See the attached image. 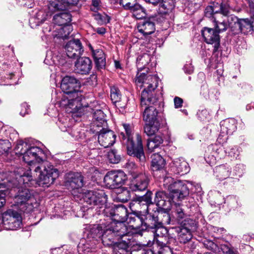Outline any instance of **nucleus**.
Instances as JSON below:
<instances>
[{
	"label": "nucleus",
	"instance_id": "nucleus-8",
	"mask_svg": "<svg viewBox=\"0 0 254 254\" xmlns=\"http://www.w3.org/2000/svg\"><path fill=\"white\" fill-rule=\"evenodd\" d=\"M83 99V96L82 93L66 95L60 101V106L67 113H77V116H80L83 108L81 103Z\"/></svg>",
	"mask_w": 254,
	"mask_h": 254
},
{
	"label": "nucleus",
	"instance_id": "nucleus-59",
	"mask_svg": "<svg viewBox=\"0 0 254 254\" xmlns=\"http://www.w3.org/2000/svg\"><path fill=\"white\" fill-rule=\"evenodd\" d=\"M2 186H3V184L0 183V189H1ZM7 192V190L0 189V208L2 207L5 203V197Z\"/></svg>",
	"mask_w": 254,
	"mask_h": 254
},
{
	"label": "nucleus",
	"instance_id": "nucleus-63",
	"mask_svg": "<svg viewBox=\"0 0 254 254\" xmlns=\"http://www.w3.org/2000/svg\"><path fill=\"white\" fill-rule=\"evenodd\" d=\"M175 107L176 108H179L182 106L183 100L182 98L176 97L174 99Z\"/></svg>",
	"mask_w": 254,
	"mask_h": 254
},
{
	"label": "nucleus",
	"instance_id": "nucleus-6",
	"mask_svg": "<svg viewBox=\"0 0 254 254\" xmlns=\"http://www.w3.org/2000/svg\"><path fill=\"white\" fill-rule=\"evenodd\" d=\"M79 0H51L48 4L49 11L45 12L43 10H39L35 17H32L29 20V23L32 28L39 26L45 21L52 13L58 10H64L69 5H75Z\"/></svg>",
	"mask_w": 254,
	"mask_h": 254
},
{
	"label": "nucleus",
	"instance_id": "nucleus-23",
	"mask_svg": "<svg viewBox=\"0 0 254 254\" xmlns=\"http://www.w3.org/2000/svg\"><path fill=\"white\" fill-rule=\"evenodd\" d=\"M93 121L91 126L92 132H99L102 130L100 128L107 127L105 114L101 110H97L93 114Z\"/></svg>",
	"mask_w": 254,
	"mask_h": 254
},
{
	"label": "nucleus",
	"instance_id": "nucleus-20",
	"mask_svg": "<svg viewBox=\"0 0 254 254\" xmlns=\"http://www.w3.org/2000/svg\"><path fill=\"white\" fill-rule=\"evenodd\" d=\"M102 130L99 132H93L98 134L99 144L105 148L108 147L115 142L116 136L114 132L106 127L100 128Z\"/></svg>",
	"mask_w": 254,
	"mask_h": 254
},
{
	"label": "nucleus",
	"instance_id": "nucleus-57",
	"mask_svg": "<svg viewBox=\"0 0 254 254\" xmlns=\"http://www.w3.org/2000/svg\"><path fill=\"white\" fill-rule=\"evenodd\" d=\"M244 170V166L243 164H237L234 168L233 175L241 177L242 176Z\"/></svg>",
	"mask_w": 254,
	"mask_h": 254
},
{
	"label": "nucleus",
	"instance_id": "nucleus-12",
	"mask_svg": "<svg viewBox=\"0 0 254 254\" xmlns=\"http://www.w3.org/2000/svg\"><path fill=\"white\" fill-rule=\"evenodd\" d=\"M43 151L39 147L36 146L29 147L23 156V161L30 166L29 169L30 172L34 170L38 165H42Z\"/></svg>",
	"mask_w": 254,
	"mask_h": 254
},
{
	"label": "nucleus",
	"instance_id": "nucleus-32",
	"mask_svg": "<svg viewBox=\"0 0 254 254\" xmlns=\"http://www.w3.org/2000/svg\"><path fill=\"white\" fill-rule=\"evenodd\" d=\"M151 168L153 171H163L166 162L164 158L158 154L151 156Z\"/></svg>",
	"mask_w": 254,
	"mask_h": 254
},
{
	"label": "nucleus",
	"instance_id": "nucleus-17",
	"mask_svg": "<svg viewBox=\"0 0 254 254\" xmlns=\"http://www.w3.org/2000/svg\"><path fill=\"white\" fill-rule=\"evenodd\" d=\"M64 184L68 190H78L84 184L83 177L80 173L69 172L65 175Z\"/></svg>",
	"mask_w": 254,
	"mask_h": 254
},
{
	"label": "nucleus",
	"instance_id": "nucleus-54",
	"mask_svg": "<svg viewBox=\"0 0 254 254\" xmlns=\"http://www.w3.org/2000/svg\"><path fill=\"white\" fill-rule=\"evenodd\" d=\"M108 158L111 163H118L121 157L117 154L115 150H112L108 153Z\"/></svg>",
	"mask_w": 254,
	"mask_h": 254
},
{
	"label": "nucleus",
	"instance_id": "nucleus-29",
	"mask_svg": "<svg viewBox=\"0 0 254 254\" xmlns=\"http://www.w3.org/2000/svg\"><path fill=\"white\" fill-rule=\"evenodd\" d=\"M231 168L227 164H222L216 166L214 173L216 178L219 180H223L228 178L231 174Z\"/></svg>",
	"mask_w": 254,
	"mask_h": 254
},
{
	"label": "nucleus",
	"instance_id": "nucleus-7",
	"mask_svg": "<svg viewBox=\"0 0 254 254\" xmlns=\"http://www.w3.org/2000/svg\"><path fill=\"white\" fill-rule=\"evenodd\" d=\"M163 186L170 191L173 199L183 200L189 194V189L187 185L182 181H174L170 176L163 178Z\"/></svg>",
	"mask_w": 254,
	"mask_h": 254
},
{
	"label": "nucleus",
	"instance_id": "nucleus-26",
	"mask_svg": "<svg viewBox=\"0 0 254 254\" xmlns=\"http://www.w3.org/2000/svg\"><path fill=\"white\" fill-rule=\"evenodd\" d=\"M171 170L176 174L184 175L190 171L188 163L183 159L177 158L172 163Z\"/></svg>",
	"mask_w": 254,
	"mask_h": 254
},
{
	"label": "nucleus",
	"instance_id": "nucleus-16",
	"mask_svg": "<svg viewBox=\"0 0 254 254\" xmlns=\"http://www.w3.org/2000/svg\"><path fill=\"white\" fill-rule=\"evenodd\" d=\"M83 200L87 204L90 205L100 206V208L103 207V205L107 201V195L103 191L100 192L88 191L83 196Z\"/></svg>",
	"mask_w": 254,
	"mask_h": 254
},
{
	"label": "nucleus",
	"instance_id": "nucleus-4",
	"mask_svg": "<svg viewBox=\"0 0 254 254\" xmlns=\"http://www.w3.org/2000/svg\"><path fill=\"white\" fill-rule=\"evenodd\" d=\"M232 7L228 0H222L220 3L213 2L204 10V16L210 19L219 31L227 30L226 22Z\"/></svg>",
	"mask_w": 254,
	"mask_h": 254
},
{
	"label": "nucleus",
	"instance_id": "nucleus-49",
	"mask_svg": "<svg viewBox=\"0 0 254 254\" xmlns=\"http://www.w3.org/2000/svg\"><path fill=\"white\" fill-rule=\"evenodd\" d=\"M155 229L154 234L156 237V241L157 242V239L160 240L162 241V239L164 237H165L168 233V230L162 226V225H160L158 226L156 228H154Z\"/></svg>",
	"mask_w": 254,
	"mask_h": 254
},
{
	"label": "nucleus",
	"instance_id": "nucleus-58",
	"mask_svg": "<svg viewBox=\"0 0 254 254\" xmlns=\"http://www.w3.org/2000/svg\"><path fill=\"white\" fill-rule=\"evenodd\" d=\"M250 7V15L252 20L253 31H254V2L252 0H248Z\"/></svg>",
	"mask_w": 254,
	"mask_h": 254
},
{
	"label": "nucleus",
	"instance_id": "nucleus-37",
	"mask_svg": "<svg viewBox=\"0 0 254 254\" xmlns=\"http://www.w3.org/2000/svg\"><path fill=\"white\" fill-rule=\"evenodd\" d=\"M160 127L159 121L146 122L144 127V132L148 136L153 135L158 131Z\"/></svg>",
	"mask_w": 254,
	"mask_h": 254
},
{
	"label": "nucleus",
	"instance_id": "nucleus-43",
	"mask_svg": "<svg viewBox=\"0 0 254 254\" xmlns=\"http://www.w3.org/2000/svg\"><path fill=\"white\" fill-rule=\"evenodd\" d=\"M117 188L123 185L127 180V177L123 171H113Z\"/></svg>",
	"mask_w": 254,
	"mask_h": 254
},
{
	"label": "nucleus",
	"instance_id": "nucleus-13",
	"mask_svg": "<svg viewBox=\"0 0 254 254\" xmlns=\"http://www.w3.org/2000/svg\"><path fill=\"white\" fill-rule=\"evenodd\" d=\"M2 221L5 229L13 230L20 227L22 218L17 211L8 209L3 214Z\"/></svg>",
	"mask_w": 254,
	"mask_h": 254
},
{
	"label": "nucleus",
	"instance_id": "nucleus-55",
	"mask_svg": "<svg viewBox=\"0 0 254 254\" xmlns=\"http://www.w3.org/2000/svg\"><path fill=\"white\" fill-rule=\"evenodd\" d=\"M10 147V142L7 140L0 139V152L1 153L8 151Z\"/></svg>",
	"mask_w": 254,
	"mask_h": 254
},
{
	"label": "nucleus",
	"instance_id": "nucleus-2",
	"mask_svg": "<svg viewBox=\"0 0 254 254\" xmlns=\"http://www.w3.org/2000/svg\"><path fill=\"white\" fill-rule=\"evenodd\" d=\"M14 173L15 180L12 182L14 187L27 184L33 179L38 181L40 186L49 187L54 183L59 175V171L48 162L37 166L33 173L26 172L22 168H19L14 171Z\"/></svg>",
	"mask_w": 254,
	"mask_h": 254
},
{
	"label": "nucleus",
	"instance_id": "nucleus-51",
	"mask_svg": "<svg viewBox=\"0 0 254 254\" xmlns=\"http://www.w3.org/2000/svg\"><path fill=\"white\" fill-rule=\"evenodd\" d=\"M119 3L124 9L129 10L137 3L136 0H119Z\"/></svg>",
	"mask_w": 254,
	"mask_h": 254
},
{
	"label": "nucleus",
	"instance_id": "nucleus-41",
	"mask_svg": "<svg viewBox=\"0 0 254 254\" xmlns=\"http://www.w3.org/2000/svg\"><path fill=\"white\" fill-rule=\"evenodd\" d=\"M129 11L132 13L133 16L136 19H142L146 16L145 9L137 3Z\"/></svg>",
	"mask_w": 254,
	"mask_h": 254
},
{
	"label": "nucleus",
	"instance_id": "nucleus-50",
	"mask_svg": "<svg viewBox=\"0 0 254 254\" xmlns=\"http://www.w3.org/2000/svg\"><path fill=\"white\" fill-rule=\"evenodd\" d=\"M152 192L150 191H147L145 194L138 196L136 199L140 200V202H145L151 206L154 205V202L152 200Z\"/></svg>",
	"mask_w": 254,
	"mask_h": 254
},
{
	"label": "nucleus",
	"instance_id": "nucleus-21",
	"mask_svg": "<svg viewBox=\"0 0 254 254\" xmlns=\"http://www.w3.org/2000/svg\"><path fill=\"white\" fill-rule=\"evenodd\" d=\"M67 56L71 59L79 58L83 52V47L79 39H74L67 42L65 46Z\"/></svg>",
	"mask_w": 254,
	"mask_h": 254
},
{
	"label": "nucleus",
	"instance_id": "nucleus-53",
	"mask_svg": "<svg viewBox=\"0 0 254 254\" xmlns=\"http://www.w3.org/2000/svg\"><path fill=\"white\" fill-rule=\"evenodd\" d=\"M110 96L112 102L114 103L119 102L121 98L120 91L115 87L111 89Z\"/></svg>",
	"mask_w": 254,
	"mask_h": 254
},
{
	"label": "nucleus",
	"instance_id": "nucleus-64",
	"mask_svg": "<svg viewBox=\"0 0 254 254\" xmlns=\"http://www.w3.org/2000/svg\"><path fill=\"white\" fill-rule=\"evenodd\" d=\"M160 0H145L147 3L151 4L153 6H157L158 5L160 6Z\"/></svg>",
	"mask_w": 254,
	"mask_h": 254
},
{
	"label": "nucleus",
	"instance_id": "nucleus-30",
	"mask_svg": "<svg viewBox=\"0 0 254 254\" xmlns=\"http://www.w3.org/2000/svg\"><path fill=\"white\" fill-rule=\"evenodd\" d=\"M149 61V56L148 54H143L138 57L136 61V64L138 68V72L136 74L135 80L138 76L143 75L145 76V79L148 76H153L152 75H146L144 72H141L142 69H145V66L148 63Z\"/></svg>",
	"mask_w": 254,
	"mask_h": 254
},
{
	"label": "nucleus",
	"instance_id": "nucleus-52",
	"mask_svg": "<svg viewBox=\"0 0 254 254\" xmlns=\"http://www.w3.org/2000/svg\"><path fill=\"white\" fill-rule=\"evenodd\" d=\"M203 245L206 249L213 252H216L219 250L217 245L210 240H205Z\"/></svg>",
	"mask_w": 254,
	"mask_h": 254
},
{
	"label": "nucleus",
	"instance_id": "nucleus-42",
	"mask_svg": "<svg viewBox=\"0 0 254 254\" xmlns=\"http://www.w3.org/2000/svg\"><path fill=\"white\" fill-rule=\"evenodd\" d=\"M114 176L113 171L108 172L105 176L104 183L107 188L111 189L117 188Z\"/></svg>",
	"mask_w": 254,
	"mask_h": 254
},
{
	"label": "nucleus",
	"instance_id": "nucleus-10",
	"mask_svg": "<svg viewBox=\"0 0 254 254\" xmlns=\"http://www.w3.org/2000/svg\"><path fill=\"white\" fill-rule=\"evenodd\" d=\"M132 235L130 231L129 234L124 236L119 239H114L112 240L104 241V234L103 235V244L104 245L110 246L113 254H125Z\"/></svg>",
	"mask_w": 254,
	"mask_h": 254
},
{
	"label": "nucleus",
	"instance_id": "nucleus-28",
	"mask_svg": "<svg viewBox=\"0 0 254 254\" xmlns=\"http://www.w3.org/2000/svg\"><path fill=\"white\" fill-rule=\"evenodd\" d=\"M90 50L92 52L96 67L98 69L105 67L106 65V58L103 51L101 49L94 50L92 47L90 46Z\"/></svg>",
	"mask_w": 254,
	"mask_h": 254
},
{
	"label": "nucleus",
	"instance_id": "nucleus-46",
	"mask_svg": "<svg viewBox=\"0 0 254 254\" xmlns=\"http://www.w3.org/2000/svg\"><path fill=\"white\" fill-rule=\"evenodd\" d=\"M175 215L177 221L180 222L187 217V214L180 204H176Z\"/></svg>",
	"mask_w": 254,
	"mask_h": 254
},
{
	"label": "nucleus",
	"instance_id": "nucleus-24",
	"mask_svg": "<svg viewBox=\"0 0 254 254\" xmlns=\"http://www.w3.org/2000/svg\"><path fill=\"white\" fill-rule=\"evenodd\" d=\"M74 70L81 74H88L92 68V62L87 57H81L75 62Z\"/></svg>",
	"mask_w": 254,
	"mask_h": 254
},
{
	"label": "nucleus",
	"instance_id": "nucleus-22",
	"mask_svg": "<svg viewBox=\"0 0 254 254\" xmlns=\"http://www.w3.org/2000/svg\"><path fill=\"white\" fill-rule=\"evenodd\" d=\"M156 214L155 210L153 213L150 212L147 213L145 218H143V224L141 229L136 232L138 234V235L142 236L144 230L154 229L159 225V220Z\"/></svg>",
	"mask_w": 254,
	"mask_h": 254
},
{
	"label": "nucleus",
	"instance_id": "nucleus-60",
	"mask_svg": "<svg viewBox=\"0 0 254 254\" xmlns=\"http://www.w3.org/2000/svg\"><path fill=\"white\" fill-rule=\"evenodd\" d=\"M21 5L31 8L34 5V0H18Z\"/></svg>",
	"mask_w": 254,
	"mask_h": 254
},
{
	"label": "nucleus",
	"instance_id": "nucleus-45",
	"mask_svg": "<svg viewBox=\"0 0 254 254\" xmlns=\"http://www.w3.org/2000/svg\"><path fill=\"white\" fill-rule=\"evenodd\" d=\"M157 243L161 247V249L158 252L159 254H173L170 246H167V244L169 245L170 242L165 243L162 241L157 239Z\"/></svg>",
	"mask_w": 254,
	"mask_h": 254
},
{
	"label": "nucleus",
	"instance_id": "nucleus-33",
	"mask_svg": "<svg viewBox=\"0 0 254 254\" xmlns=\"http://www.w3.org/2000/svg\"><path fill=\"white\" fill-rule=\"evenodd\" d=\"M179 223H180L179 230H183V232H192L196 230L197 225L196 222L192 219L187 217Z\"/></svg>",
	"mask_w": 254,
	"mask_h": 254
},
{
	"label": "nucleus",
	"instance_id": "nucleus-25",
	"mask_svg": "<svg viewBox=\"0 0 254 254\" xmlns=\"http://www.w3.org/2000/svg\"><path fill=\"white\" fill-rule=\"evenodd\" d=\"M153 18H148L140 22L137 25L138 31L144 36H147L153 33L155 30V23Z\"/></svg>",
	"mask_w": 254,
	"mask_h": 254
},
{
	"label": "nucleus",
	"instance_id": "nucleus-15",
	"mask_svg": "<svg viewBox=\"0 0 254 254\" xmlns=\"http://www.w3.org/2000/svg\"><path fill=\"white\" fill-rule=\"evenodd\" d=\"M213 28L204 27L201 30V34L206 43L209 44H214V52H216L220 46V36L219 34L226 30L219 31L215 27L214 24H213Z\"/></svg>",
	"mask_w": 254,
	"mask_h": 254
},
{
	"label": "nucleus",
	"instance_id": "nucleus-34",
	"mask_svg": "<svg viewBox=\"0 0 254 254\" xmlns=\"http://www.w3.org/2000/svg\"><path fill=\"white\" fill-rule=\"evenodd\" d=\"M72 31V27L70 25H65L60 27L59 29L56 28L53 36L54 38H59L63 39H67Z\"/></svg>",
	"mask_w": 254,
	"mask_h": 254
},
{
	"label": "nucleus",
	"instance_id": "nucleus-35",
	"mask_svg": "<svg viewBox=\"0 0 254 254\" xmlns=\"http://www.w3.org/2000/svg\"><path fill=\"white\" fill-rule=\"evenodd\" d=\"M235 121L233 119L226 120L221 124V133L231 134L236 129Z\"/></svg>",
	"mask_w": 254,
	"mask_h": 254
},
{
	"label": "nucleus",
	"instance_id": "nucleus-56",
	"mask_svg": "<svg viewBox=\"0 0 254 254\" xmlns=\"http://www.w3.org/2000/svg\"><path fill=\"white\" fill-rule=\"evenodd\" d=\"M221 249L224 254H238L236 250L229 245H222Z\"/></svg>",
	"mask_w": 254,
	"mask_h": 254
},
{
	"label": "nucleus",
	"instance_id": "nucleus-38",
	"mask_svg": "<svg viewBox=\"0 0 254 254\" xmlns=\"http://www.w3.org/2000/svg\"><path fill=\"white\" fill-rule=\"evenodd\" d=\"M140 200H137V199L135 201V203L133 204V206L137 209H135L134 212L135 214L145 216L147 213L150 212L151 206L145 202H140Z\"/></svg>",
	"mask_w": 254,
	"mask_h": 254
},
{
	"label": "nucleus",
	"instance_id": "nucleus-14",
	"mask_svg": "<svg viewBox=\"0 0 254 254\" xmlns=\"http://www.w3.org/2000/svg\"><path fill=\"white\" fill-rule=\"evenodd\" d=\"M80 81L73 76H65L62 80L61 88L66 95H73L74 93H82L79 90Z\"/></svg>",
	"mask_w": 254,
	"mask_h": 254
},
{
	"label": "nucleus",
	"instance_id": "nucleus-48",
	"mask_svg": "<svg viewBox=\"0 0 254 254\" xmlns=\"http://www.w3.org/2000/svg\"><path fill=\"white\" fill-rule=\"evenodd\" d=\"M159 6L164 9V12L167 13L174 8V2L173 0H161Z\"/></svg>",
	"mask_w": 254,
	"mask_h": 254
},
{
	"label": "nucleus",
	"instance_id": "nucleus-40",
	"mask_svg": "<svg viewBox=\"0 0 254 254\" xmlns=\"http://www.w3.org/2000/svg\"><path fill=\"white\" fill-rule=\"evenodd\" d=\"M179 241L181 243L186 244L188 243V245L191 246V249L195 248L193 244L190 242L192 238L191 232L184 231L183 233V230H179Z\"/></svg>",
	"mask_w": 254,
	"mask_h": 254
},
{
	"label": "nucleus",
	"instance_id": "nucleus-47",
	"mask_svg": "<svg viewBox=\"0 0 254 254\" xmlns=\"http://www.w3.org/2000/svg\"><path fill=\"white\" fill-rule=\"evenodd\" d=\"M29 147V146L26 142L19 141L15 147V153L22 155L23 156Z\"/></svg>",
	"mask_w": 254,
	"mask_h": 254
},
{
	"label": "nucleus",
	"instance_id": "nucleus-3",
	"mask_svg": "<svg viewBox=\"0 0 254 254\" xmlns=\"http://www.w3.org/2000/svg\"><path fill=\"white\" fill-rule=\"evenodd\" d=\"M103 213L113 220L106 225L104 230V241L119 239L129 234V228L124 222L127 219V211L122 204L105 208Z\"/></svg>",
	"mask_w": 254,
	"mask_h": 254
},
{
	"label": "nucleus",
	"instance_id": "nucleus-27",
	"mask_svg": "<svg viewBox=\"0 0 254 254\" xmlns=\"http://www.w3.org/2000/svg\"><path fill=\"white\" fill-rule=\"evenodd\" d=\"M128 220V223L129 225L127 226V227L129 228V230L132 233V235H138L136 232L141 229L143 224L142 215L135 214L134 216L129 217Z\"/></svg>",
	"mask_w": 254,
	"mask_h": 254
},
{
	"label": "nucleus",
	"instance_id": "nucleus-19",
	"mask_svg": "<svg viewBox=\"0 0 254 254\" xmlns=\"http://www.w3.org/2000/svg\"><path fill=\"white\" fill-rule=\"evenodd\" d=\"M177 200L173 199L172 195L171 196L163 191H158L155 193V196L154 200V204L155 203L156 209H164V210H171L172 207V201Z\"/></svg>",
	"mask_w": 254,
	"mask_h": 254
},
{
	"label": "nucleus",
	"instance_id": "nucleus-5",
	"mask_svg": "<svg viewBox=\"0 0 254 254\" xmlns=\"http://www.w3.org/2000/svg\"><path fill=\"white\" fill-rule=\"evenodd\" d=\"M123 127L126 133L122 132L119 137L123 144L126 145L127 154L136 157L139 161L143 162L145 160L141 137L138 134L135 135V140L132 135V130L128 124H124Z\"/></svg>",
	"mask_w": 254,
	"mask_h": 254
},
{
	"label": "nucleus",
	"instance_id": "nucleus-1",
	"mask_svg": "<svg viewBox=\"0 0 254 254\" xmlns=\"http://www.w3.org/2000/svg\"><path fill=\"white\" fill-rule=\"evenodd\" d=\"M158 81L156 76H150L145 79L143 75L138 76L135 81L137 86L144 88L141 92L140 105L143 111V120L145 122L159 121L156 109L159 105V96L155 93Z\"/></svg>",
	"mask_w": 254,
	"mask_h": 254
},
{
	"label": "nucleus",
	"instance_id": "nucleus-31",
	"mask_svg": "<svg viewBox=\"0 0 254 254\" xmlns=\"http://www.w3.org/2000/svg\"><path fill=\"white\" fill-rule=\"evenodd\" d=\"M71 20V16L67 12H60L56 14L53 17L54 24L59 26L68 24Z\"/></svg>",
	"mask_w": 254,
	"mask_h": 254
},
{
	"label": "nucleus",
	"instance_id": "nucleus-39",
	"mask_svg": "<svg viewBox=\"0 0 254 254\" xmlns=\"http://www.w3.org/2000/svg\"><path fill=\"white\" fill-rule=\"evenodd\" d=\"M163 140L161 135H155L147 139V146L149 150L152 152L163 143Z\"/></svg>",
	"mask_w": 254,
	"mask_h": 254
},
{
	"label": "nucleus",
	"instance_id": "nucleus-11",
	"mask_svg": "<svg viewBox=\"0 0 254 254\" xmlns=\"http://www.w3.org/2000/svg\"><path fill=\"white\" fill-rule=\"evenodd\" d=\"M129 165L135 167L133 170L129 171L133 179L129 186L130 190L136 192L145 191L148 185L147 177L145 174L139 173L133 163Z\"/></svg>",
	"mask_w": 254,
	"mask_h": 254
},
{
	"label": "nucleus",
	"instance_id": "nucleus-9",
	"mask_svg": "<svg viewBox=\"0 0 254 254\" xmlns=\"http://www.w3.org/2000/svg\"><path fill=\"white\" fill-rule=\"evenodd\" d=\"M226 24L227 30L230 28L234 34L240 32L246 34L253 31V23L251 18L239 20L236 16L230 13L227 18Z\"/></svg>",
	"mask_w": 254,
	"mask_h": 254
},
{
	"label": "nucleus",
	"instance_id": "nucleus-44",
	"mask_svg": "<svg viewBox=\"0 0 254 254\" xmlns=\"http://www.w3.org/2000/svg\"><path fill=\"white\" fill-rule=\"evenodd\" d=\"M106 227V225L104 227V230L103 231L102 229V227L99 226H95L93 228H92L90 231V237L93 239H97V238H100L102 237L101 239L103 241V235L104 233V230Z\"/></svg>",
	"mask_w": 254,
	"mask_h": 254
},
{
	"label": "nucleus",
	"instance_id": "nucleus-61",
	"mask_svg": "<svg viewBox=\"0 0 254 254\" xmlns=\"http://www.w3.org/2000/svg\"><path fill=\"white\" fill-rule=\"evenodd\" d=\"M184 70L186 73L191 74L193 71V67L190 62H187L184 66Z\"/></svg>",
	"mask_w": 254,
	"mask_h": 254
},
{
	"label": "nucleus",
	"instance_id": "nucleus-18",
	"mask_svg": "<svg viewBox=\"0 0 254 254\" xmlns=\"http://www.w3.org/2000/svg\"><path fill=\"white\" fill-rule=\"evenodd\" d=\"M31 194L27 189H21L18 190L17 195L15 197V202L19 207L22 211L29 212L33 206L28 202L31 198Z\"/></svg>",
	"mask_w": 254,
	"mask_h": 254
},
{
	"label": "nucleus",
	"instance_id": "nucleus-36",
	"mask_svg": "<svg viewBox=\"0 0 254 254\" xmlns=\"http://www.w3.org/2000/svg\"><path fill=\"white\" fill-rule=\"evenodd\" d=\"M170 210H166L164 209H156L155 211L159 220V225H168L170 223L171 217L169 213Z\"/></svg>",
	"mask_w": 254,
	"mask_h": 254
},
{
	"label": "nucleus",
	"instance_id": "nucleus-62",
	"mask_svg": "<svg viewBox=\"0 0 254 254\" xmlns=\"http://www.w3.org/2000/svg\"><path fill=\"white\" fill-rule=\"evenodd\" d=\"M100 0H92L91 9L92 11H96L100 8Z\"/></svg>",
	"mask_w": 254,
	"mask_h": 254
}]
</instances>
